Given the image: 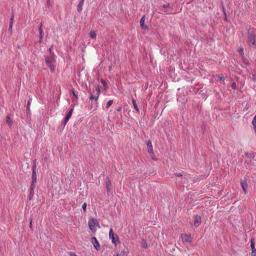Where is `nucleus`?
Returning <instances> with one entry per match:
<instances>
[{
    "label": "nucleus",
    "mask_w": 256,
    "mask_h": 256,
    "mask_svg": "<svg viewBox=\"0 0 256 256\" xmlns=\"http://www.w3.org/2000/svg\"><path fill=\"white\" fill-rule=\"evenodd\" d=\"M144 22H145V16H142L140 20V24L142 28H146V26H144Z\"/></svg>",
    "instance_id": "16"
},
{
    "label": "nucleus",
    "mask_w": 256,
    "mask_h": 256,
    "mask_svg": "<svg viewBox=\"0 0 256 256\" xmlns=\"http://www.w3.org/2000/svg\"><path fill=\"white\" fill-rule=\"evenodd\" d=\"M73 110H74V106L72 107L69 110L68 112H67L66 116L64 117V119H66V120H69L70 118L71 117L72 115V112H73Z\"/></svg>",
    "instance_id": "14"
},
{
    "label": "nucleus",
    "mask_w": 256,
    "mask_h": 256,
    "mask_svg": "<svg viewBox=\"0 0 256 256\" xmlns=\"http://www.w3.org/2000/svg\"><path fill=\"white\" fill-rule=\"evenodd\" d=\"M30 100H28V107L29 106V105L30 104Z\"/></svg>",
    "instance_id": "47"
},
{
    "label": "nucleus",
    "mask_w": 256,
    "mask_h": 256,
    "mask_svg": "<svg viewBox=\"0 0 256 256\" xmlns=\"http://www.w3.org/2000/svg\"><path fill=\"white\" fill-rule=\"evenodd\" d=\"M165 12L167 14L171 13V12L168 11H166Z\"/></svg>",
    "instance_id": "48"
},
{
    "label": "nucleus",
    "mask_w": 256,
    "mask_h": 256,
    "mask_svg": "<svg viewBox=\"0 0 256 256\" xmlns=\"http://www.w3.org/2000/svg\"><path fill=\"white\" fill-rule=\"evenodd\" d=\"M100 82L104 87L106 86V81L104 80L103 79H101Z\"/></svg>",
    "instance_id": "29"
},
{
    "label": "nucleus",
    "mask_w": 256,
    "mask_h": 256,
    "mask_svg": "<svg viewBox=\"0 0 256 256\" xmlns=\"http://www.w3.org/2000/svg\"><path fill=\"white\" fill-rule=\"evenodd\" d=\"M107 193L108 194L112 190L111 186L110 187H106Z\"/></svg>",
    "instance_id": "33"
},
{
    "label": "nucleus",
    "mask_w": 256,
    "mask_h": 256,
    "mask_svg": "<svg viewBox=\"0 0 256 256\" xmlns=\"http://www.w3.org/2000/svg\"><path fill=\"white\" fill-rule=\"evenodd\" d=\"M88 224L89 228L92 231L96 230L95 223L94 219L89 220Z\"/></svg>",
    "instance_id": "11"
},
{
    "label": "nucleus",
    "mask_w": 256,
    "mask_h": 256,
    "mask_svg": "<svg viewBox=\"0 0 256 256\" xmlns=\"http://www.w3.org/2000/svg\"><path fill=\"white\" fill-rule=\"evenodd\" d=\"M96 94H94V96H95V100H96L95 104H96V108L98 106V104L97 102V100L98 99L99 96L100 94V88H99V86H98L96 87Z\"/></svg>",
    "instance_id": "7"
},
{
    "label": "nucleus",
    "mask_w": 256,
    "mask_h": 256,
    "mask_svg": "<svg viewBox=\"0 0 256 256\" xmlns=\"http://www.w3.org/2000/svg\"><path fill=\"white\" fill-rule=\"evenodd\" d=\"M218 77L220 78V80H222L223 81L224 80V76H219Z\"/></svg>",
    "instance_id": "43"
},
{
    "label": "nucleus",
    "mask_w": 256,
    "mask_h": 256,
    "mask_svg": "<svg viewBox=\"0 0 256 256\" xmlns=\"http://www.w3.org/2000/svg\"><path fill=\"white\" fill-rule=\"evenodd\" d=\"M201 217L198 215H196L194 217V224L196 227L199 226L201 224Z\"/></svg>",
    "instance_id": "8"
},
{
    "label": "nucleus",
    "mask_w": 256,
    "mask_h": 256,
    "mask_svg": "<svg viewBox=\"0 0 256 256\" xmlns=\"http://www.w3.org/2000/svg\"><path fill=\"white\" fill-rule=\"evenodd\" d=\"M170 6V4H164L163 5V8H168Z\"/></svg>",
    "instance_id": "39"
},
{
    "label": "nucleus",
    "mask_w": 256,
    "mask_h": 256,
    "mask_svg": "<svg viewBox=\"0 0 256 256\" xmlns=\"http://www.w3.org/2000/svg\"><path fill=\"white\" fill-rule=\"evenodd\" d=\"M52 46L48 50V52H50V56H52V54H54L52 52Z\"/></svg>",
    "instance_id": "32"
},
{
    "label": "nucleus",
    "mask_w": 256,
    "mask_h": 256,
    "mask_svg": "<svg viewBox=\"0 0 256 256\" xmlns=\"http://www.w3.org/2000/svg\"><path fill=\"white\" fill-rule=\"evenodd\" d=\"M36 160H35L34 161V164L32 165V182H36Z\"/></svg>",
    "instance_id": "4"
},
{
    "label": "nucleus",
    "mask_w": 256,
    "mask_h": 256,
    "mask_svg": "<svg viewBox=\"0 0 256 256\" xmlns=\"http://www.w3.org/2000/svg\"><path fill=\"white\" fill-rule=\"evenodd\" d=\"M106 187L111 186V182L108 178H106L105 180Z\"/></svg>",
    "instance_id": "19"
},
{
    "label": "nucleus",
    "mask_w": 256,
    "mask_h": 256,
    "mask_svg": "<svg viewBox=\"0 0 256 256\" xmlns=\"http://www.w3.org/2000/svg\"><path fill=\"white\" fill-rule=\"evenodd\" d=\"M240 185L242 188V190L245 194L247 192L246 188L248 187V184L246 180H242L240 182Z\"/></svg>",
    "instance_id": "13"
},
{
    "label": "nucleus",
    "mask_w": 256,
    "mask_h": 256,
    "mask_svg": "<svg viewBox=\"0 0 256 256\" xmlns=\"http://www.w3.org/2000/svg\"><path fill=\"white\" fill-rule=\"evenodd\" d=\"M42 38H43V36H42V34H40L39 36V42L40 43H41L42 42Z\"/></svg>",
    "instance_id": "37"
},
{
    "label": "nucleus",
    "mask_w": 256,
    "mask_h": 256,
    "mask_svg": "<svg viewBox=\"0 0 256 256\" xmlns=\"http://www.w3.org/2000/svg\"><path fill=\"white\" fill-rule=\"evenodd\" d=\"M146 146L148 148V152L150 154H154L153 146L151 140H148L146 142Z\"/></svg>",
    "instance_id": "10"
},
{
    "label": "nucleus",
    "mask_w": 256,
    "mask_h": 256,
    "mask_svg": "<svg viewBox=\"0 0 256 256\" xmlns=\"http://www.w3.org/2000/svg\"><path fill=\"white\" fill-rule=\"evenodd\" d=\"M231 86H232V89L236 90V82H233Z\"/></svg>",
    "instance_id": "27"
},
{
    "label": "nucleus",
    "mask_w": 256,
    "mask_h": 256,
    "mask_svg": "<svg viewBox=\"0 0 256 256\" xmlns=\"http://www.w3.org/2000/svg\"><path fill=\"white\" fill-rule=\"evenodd\" d=\"M238 51L240 54V56L243 57V56H244V48H240Z\"/></svg>",
    "instance_id": "24"
},
{
    "label": "nucleus",
    "mask_w": 256,
    "mask_h": 256,
    "mask_svg": "<svg viewBox=\"0 0 256 256\" xmlns=\"http://www.w3.org/2000/svg\"><path fill=\"white\" fill-rule=\"evenodd\" d=\"M34 191L30 190V196H29L30 199H31L32 198V197L34 196Z\"/></svg>",
    "instance_id": "30"
},
{
    "label": "nucleus",
    "mask_w": 256,
    "mask_h": 256,
    "mask_svg": "<svg viewBox=\"0 0 256 256\" xmlns=\"http://www.w3.org/2000/svg\"><path fill=\"white\" fill-rule=\"evenodd\" d=\"M121 110V108H118L117 110L118 112L120 111Z\"/></svg>",
    "instance_id": "49"
},
{
    "label": "nucleus",
    "mask_w": 256,
    "mask_h": 256,
    "mask_svg": "<svg viewBox=\"0 0 256 256\" xmlns=\"http://www.w3.org/2000/svg\"><path fill=\"white\" fill-rule=\"evenodd\" d=\"M86 206L87 204L86 202L84 203L82 206V208L84 210V211L86 210Z\"/></svg>",
    "instance_id": "34"
},
{
    "label": "nucleus",
    "mask_w": 256,
    "mask_h": 256,
    "mask_svg": "<svg viewBox=\"0 0 256 256\" xmlns=\"http://www.w3.org/2000/svg\"><path fill=\"white\" fill-rule=\"evenodd\" d=\"M252 80L254 81H256V74L252 75Z\"/></svg>",
    "instance_id": "42"
},
{
    "label": "nucleus",
    "mask_w": 256,
    "mask_h": 256,
    "mask_svg": "<svg viewBox=\"0 0 256 256\" xmlns=\"http://www.w3.org/2000/svg\"><path fill=\"white\" fill-rule=\"evenodd\" d=\"M45 62L46 65L50 68V70L52 72H54L55 68L53 66L52 63L56 62V55L55 54H52V56H44Z\"/></svg>",
    "instance_id": "2"
},
{
    "label": "nucleus",
    "mask_w": 256,
    "mask_h": 256,
    "mask_svg": "<svg viewBox=\"0 0 256 256\" xmlns=\"http://www.w3.org/2000/svg\"><path fill=\"white\" fill-rule=\"evenodd\" d=\"M241 58H242V62H244V63L246 65H248H248L250 64L248 60L244 56H243V57H241Z\"/></svg>",
    "instance_id": "23"
},
{
    "label": "nucleus",
    "mask_w": 256,
    "mask_h": 256,
    "mask_svg": "<svg viewBox=\"0 0 256 256\" xmlns=\"http://www.w3.org/2000/svg\"><path fill=\"white\" fill-rule=\"evenodd\" d=\"M109 238L112 240L113 244L116 246L118 243L120 242L118 237L117 235L114 234L112 229H110L109 232Z\"/></svg>",
    "instance_id": "3"
},
{
    "label": "nucleus",
    "mask_w": 256,
    "mask_h": 256,
    "mask_svg": "<svg viewBox=\"0 0 256 256\" xmlns=\"http://www.w3.org/2000/svg\"><path fill=\"white\" fill-rule=\"evenodd\" d=\"M12 24H10V26H9V29L8 30L11 32L12 31Z\"/></svg>",
    "instance_id": "40"
},
{
    "label": "nucleus",
    "mask_w": 256,
    "mask_h": 256,
    "mask_svg": "<svg viewBox=\"0 0 256 256\" xmlns=\"http://www.w3.org/2000/svg\"><path fill=\"white\" fill-rule=\"evenodd\" d=\"M6 121L8 126H11L12 125V122L9 116H6Z\"/></svg>",
    "instance_id": "21"
},
{
    "label": "nucleus",
    "mask_w": 256,
    "mask_h": 256,
    "mask_svg": "<svg viewBox=\"0 0 256 256\" xmlns=\"http://www.w3.org/2000/svg\"><path fill=\"white\" fill-rule=\"evenodd\" d=\"M14 18V14H12V16H11L10 19V24H12Z\"/></svg>",
    "instance_id": "35"
},
{
    "label": "nucleus",
    "mask_w": 256,
    "mask_h": 256,
    "mask_svg": "<svg viewBox=\"0 0 256 256\" xmlns=\"http://www.w3.org/2000/svg\"><path fill=\"white\" fill-rule=\"evenodd\" d=\"M42 24H40V27L38 28V31H39L40 34H42Z\"/></svg>",
    "instance_id": "31"
},
{
    "label": "nucleus",
    "mask_w": 256,
    "mask_h": 256,
    "mask_svg": "<svg viewBox=\"0 0 256 256\" xmlns=\"http://www.w3.org/2000/svg\"><path fill=\"white\" fill-rule=\"evenodd\" d=\"M250 246L252 248L251 256H256V249L255 248L254 242L252 238L250 240Z\"/></svg>",
    "instance_id": "9"
},
{
    "label": "nucleus",
    "mask_w": 256,
    "mask_h": 256,
    "mask_svg": "<svg viewBox=\"0 0 256 256\" xmlns=\"http://www.w3.org/2000/svg\"><path fill=\"white\" fill-rule=\"evenodd\" d=\"M113 104V100H109L106 106V108H108Z\"/></svg>",
    "instance_id": "25"
},
{
    "label": "nucleus",
    "mask_w": 256,
    "mask_h": 256,
    "mask_svg": "<svg viewBox=\"0 0 256 256\" xmlns=\"http://www.w3.org/2000/svg\"><path fill=\"white\" fill-rule=\"evenodd\" d=\"M92 242L93 243L94 248L96 250H98L100 246L96 238L95 237L92 238Z\"/></svg>",
    "instance_id": "12"
},
{
    "label": "nucleus",
    "mask_w": 256,
    "mask_h": 256,
    "mask_svg": "<svg viewBox=\"0 0 256 256\" xmlns=\"http://www.w3.org/2000/svg\"><path fill=\"white\" fill-rule=\"evenodd\" d=\"M175 175H176V176H178V178H181L182 177V176H183V174H182V173H181V172H178V173H176Z\"/></svg>",
    "instance_id": "28"
},
{
    "label": "nucleus",
    "mask_w": 256,
    "mask_h": 256,
    "mask_svg": "<svg viewBox=\"0 0 256 256\" xmlns=\"http://www.w3.org/2000/svg\"><path fill=\"white\" fill-rule=\"evenodd\" d=\"M189 177V176L185 175L182 177L181 178H176V182L183 184H186L188 182V180Z\"/></svg>",
    "instance_id": "6"
},
{
    "label": "nucleus",
    "mask_w": 256,
    "mask_h": 256,
    "mask_svg": "<svg viewBox=\"0 0 256 256\" xmlns=\"http://www.w3.org/2000/svg\"><path fill=\"white\" fill-rule=\"evenodd\" d=\"M252 124L254 128V129L255 132H256V114L254 116L253 120H252Z\"/></svg>",
    "instance_id": "20"
},
{
    "label": "nucleus",
    "mask_w": 256,
    "mask_h": 256,
    "mask_svg": "<svg viewBox=\"0 0 256 256\" xmlns=\"http://www.w3.org/2000/svg\"><path fill=\"white\" fill-rule=\"evenodd\" d=\"M70 256H77L74 253L70 252Z\"/></svg>",
    "instance_id": "44"
},
{
    "label": "nucleus",
    "mask_w": 256,
    "mask_h": 256,
    "mask_svg": "<svg viewBox=\"0 0 256 256\" xmlns=\"http://www.w3.org/2000/svg\"><path fill=\"white\" fill-rule=\"evenodd\" d=\"M256 34L253 31L248 30V44L252 48H256Z\"/></svg>",
    "instance_id": "1"
},
{
    "label": "nucleus",
    "mask_w": 256,
    "mask_h": 256,
    "mask_svg": "<svg viewBox=\"0 0 256 256\" xmlns=\"http://www.w3.org/2000/svg\"><path fill=\"white\" fill-rule=\"evenodd\" d=\"M68 121V120H66V119H64V121L62 124L64 126L66 125V124H67Z\"/></svg>",
    "instance_id": "41"
},
{
    "label": "nucleus",
    "mask_w": 256,
    "mask_h": 256,
    "mask_svg": "<svg viewBox=\"0 0 256 256\" xmlns=\"http://www.w3.org/2000/svg\"><path fill=\"white\" fill-rule=\"evenodd\" d=\"M36 183V182H32V184H31L30 188V190L34 191V190L36 188V184H35Z\"/></svg>",
    "instance_id": "26"
},
{
    "label": "nucleus",
    "mask_w": 256,
    "mask_h": 256,
    "mask_svg": "<svg viewBox=\"0 0 256 256\" xmlns=\"http://www.w3.org/2000/svg\"><path fill=\"white\" fill-rule=\"evenodd\" d=\"M142 246L144 248H146L148 246V244L146 240L144 239H142L141 241Z\"/></svg>",
    "instance_id": "22"
},
{
    "label": "nucleus",
    "mask_w": 256,
    "mask_h": 256,
    "mask_svg": "<svg viewBox=\"0 0 256 256\" xmlns=\"http://www.w3.org/2000/svg\"><path fill=\"white\" fill-rule=\"evenodd\" d=\"M84 0H80L78 6V12H81L82 9Z\"/></svg>",
    "instance_id": "15"
},
{
    "label": "nucleus",
    "mask_w": 256,
    "mask_h": 256,
    "mask_svg": "<svg viewBox=\"0 0 256 256\" xmlns=\"http://www.w3.org/2000/svg\"><path fill=\"white\" fill-rule=\"evenodd\" d=\"M132 102L134 107V109L136 110L138 112H140V110H139L138 107V104H136V100L132 98Z\"/></svg>",
    "instance_id": "17"
},
{
    "label": "nucleus",
    "mask_w": 256,
    "mask_h": 256,
    "mask_svg": "<svg viewBox=\"0 0 256 256\" xmlns=\"http://www.w3.org/2000/svg\"><path fill=\"white\" fill-rule=\"evenodd\" d=\"M89 98L90 100H95V96H94V94H90V98Z\"/></svg>",
    "instance_id": "36"
},
{
    "label": "nucleus",
    "mask_w": 256,
    "mask_h": 256,
    "mask_svg": "<svg viewBox=\"0 0 256 256\" xmlns=\"http://www.w3.org/2000/svg\"><path fill=\"white\" fill-rule=\"evenodd\" d=\"M72 92L74 96L76 98H78V95L76 94L74 90H72Z\"/></svg>",
    "instance_id": "38"
},
{
    "label": "nucleus",
    "mask_w": 256,
    "mask_h": 256,
    "mask_svg": "<svg viewBox=\"0 0 256 256\" xmlns=\"http://www.w3.org/2000/svg\"><path fill=\"white\" fill-rule=\"evenodd\" d=\"M120 256V254H116V255H114L113 256Z\"/></svg>",
    "instance_id": "50"
},
{
    "label": "nucleus",
    "mask_w": 256,
    "mask_h": 256,
    "mask_svg": "<svg viewBox=\"0 0 256 256\" xmlns=\"http://www.w3.org/2000/svg\"><path fill=\"white\" fill-rule=\"evenodd\" d=\"M50 4V0H46V5L48 6Z\"/></svg>",
    "instance_id": "45"
},
{
    "label": "nucleus",
    "mask_w": 256,
    "mask_h": 256,
    "mask_svg": "<svg viewBox=\"0 0 256 256\" xmlns=\"http://www.w3.org/2000/svg\"><path fill=\"white\" fill-rule=\"evenodd\" d=\"M181 237L184 243L188 244L190 243L192 241V237L190 234H181Z\"/></svg>",
    "instance_id": "5"
},
{
    "label": "nucleus",
    "mask_w": 256,
    "mask_h": 256,
    "mask_svg": "<svg viewBox=\"0 0 256 256\" xmlns=\"http://www.w3.org/2000/svg\"><path fill=\"white\" fill-rule=\"evenodd\" d=\"M30 228H32V220H30Z\"/></svg>",
    "instance_id": "46"
},
{
    "label": "nucleus",
    "mask_w": 256,
    "mask_h": 256,
    "mask_svg": "<svg viewBox=\"0 0 256 256\" xmlns=\"http://www.w3.org/2000/svg\"><path fill=\"white\" fill-rule=\"evenodd\" d=\"M89 35L92 38L96 40V33L94 30H91L90 31Z\"/></svg>",
    "instance_id": "18"
}]
</instances>
